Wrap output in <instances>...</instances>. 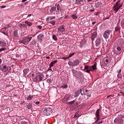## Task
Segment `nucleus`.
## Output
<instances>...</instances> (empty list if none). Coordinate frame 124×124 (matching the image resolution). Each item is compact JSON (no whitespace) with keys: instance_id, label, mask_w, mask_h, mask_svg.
I'll return each instance as SVG.
<instances>
[{"instance_id":"1","label":"nucleus","mask_w":124,"mask_h":124,"mask_svg":"<svg viewBox=\"0 0 124 124\" xmlns=\"http://www.w3.org/2000/svg\"><path fill=\"white\" fill-rule=\"evenodd\" d=\"M62 11V7L59 4L55 5L54 7H52L49 10L50 15H56V12H60Z\"/></svg>"},{"instance_id":"2","label":"nucleus","mask_w":124,"mask_h":124,"mask_svg":"<svg viewBox=\"0 0 124 124\" xmlns=\"http://www.w3.org/2000/svg\"><path fill=\"white\" fill-rule=\"evenodd\" d=\"M43 77H44V76L43 75V74L38 72L36 74L35 78L33 79V81L35 82L36 83H39V82H41L42 81Z\"/></svg>"},{"instance_id":"3","label":"nucleus","mask_w":124,"mask_h":124,"mask_svg":"<svg viewBox=\"0 0 124 124\" xmlns=\"http://www.w3.org/2000/svg\"><path fill=\"white\" fill-rule=\"evenodd\" d=\"M31 38L32 37H28L26 36L25 37L23 38L22 40H20L18 41L19 44H22L24 45H28V44L30 43V41L31 40Z\"/></svg>"},{"instance_id":"4","label":"nucleus","mask_w":124,"mask_h":124,"mask_svg":"<svg viewBox=\"0 0 124 124\" xmlns=\"http://www.w3.org/2000/svg\"><path fill=\"white\" fill-rule=\"evenodd\" d=\"M123 6V3L121 2V0L118 1L115 4H114V6L113 7V10L115 11V12H118L121 7Z\"/></svg>"},{"instance_id":"5","label":"nucleus","mask_w":124,"mask_h":124,"mask_svg":"<svg viewBox=\"0 0 124 124\" xmlns=\"http://www.w3.org/2000/svg\"><path fill=\"white\" fill-rule=\"evenodd\" d=\"M124 117L123 115H119L118 117H116L114 121L115 124H124Z\"/></svg>"},{"instance_id":"6","label":"nucleus","mask_w":124,"mask_h":124,"mask_svg":"<svg viewBox=\"0 0 124 124\" xmlns=\"http://www.w3.org/2000/svg\"><path fill=\"white\" fill-rule=\"evenodd\" d=\"M96 69V65L94 64L92 66L86 65L84 67V71L87 73H90V71H93Z\"/></svg>"},{"instance_id":"7","label":"nucleus","mask_w":124,"mask_h":124,"mask_svg":"<svg viewBox=\"0 0 124 124\" xmlns=\"http://www.w3.org/2000/svg\"><path fill=\"white\" fill-rule=\"evenodd\" d=\"M53 110L50 108H46L43 109V114L45 116H50Z\"/></svg>"},{"instance_id":"8","label":"nucleus","mask_w":124,"mask_h":124,"mask_svg":"<svg viewBox=\"0 0 124 124\" xmlns=\"http://www.w3.org/2000/svg\"><path fill=\"white\" fill-rule=\"evenodd\" d=\"M111 33V31L108 30L104 32L103 37L105 39H107V38H109L110 36V33Z\"/></svg>"},{"instance_id":"9","label":"nucleus","mask_w":124,"mask_h":124,"mask_svg":"<svg viewBox=\"0 0 124 124\" xmlns=\"http://www.w3.org/2000/svg\"><path fill=\"white\" fill-rule=\"evenodd\" d=\"M76 3L80 5H84L86 3V0H76Z\"/></svg>"},{"instance_id":"10","label":"nucleus","mask_w":124,"mask_h":124,"mask_svg":"<svg viewBox=\"0 0 124 124\" xmlns=\"http://www.w3.org/2000/svg\"><path fill=\"white\" fill-rule=\"evenodd\" d=\"M0 70H2V72H6L8 70V67L6 65H1L0 66Z\"/></svg>"},{"instance_id":"11","label":"nucleus","mask_w":124,"mask_h":124,"mask_svg":"<svg viewBox=\"0 0 124 124\" xmlns=\"http://www.w3.org/2000/svg\"><path fill=\"white\" fill-rule=\"evenodd\" d=\"M81 93V95H83V93H82V89H80V90H78L75 92V96L74 97H78L79 96V94Z\"/></svg>"},{"instance_id":"12","label":"nucleus","mask_w":124,"mask_h":124,"mask_svg":"<svg viewBox=\"0 0 124 124\" xmlns=\"http://www.w3.org/2000/svg\"><path fill=\"white\" fill-rule=\"evenodd\" d=\"M64 31H65V29H64V25H61L58 29V31H59V32H63Z\"/></svg>"},{"instance_id":"13","label":"nucleus","mask_w":124,"mask_h":124,"mask_svg":"<svg viewBox=\"0 0 124 124\" xmlns=\"http://www.w3.org/2000/svg\"><path fill=\"white\" fill-rule=\"evenodd\" d=\"M79 63H80V62L79 61V60H77L73 62V64L72 65V66H77V65H79Z\"/></svg>"},{"instance_id":"14","label":"nucleus","mask_w":124,"mask_h":124,"mask_svg":"<svg viewBox=\"0 0 124 124\" xmlns=\"http://www.w3.org/2000/svg\"><path fill=\"white\" fill-rule=\"evenodd\" d=\"M25 98L26 100H28V101H30V100H31L32 98H33V95H29L25 96Z\"/></svg>"},{"instance_id":"15","label":"nucleus","mask_w":124,"mask_h":124,"mask_svg":"<svg viewBox=\"0 0 124 124\" xmlns=\"http://www.w3.org/2000/svg\"><path fill=\"white\" fill-rule=\"evenodd\" d=\"M84 95H86L87 96H89V97L91 96V92H90V91L86 89L85 92L84 93Z\"/></svg>"},{"instance_id":"16","label":"nucleus","mask_w":124,"mask_h":124,"mask_svg":"<svg viewBox=\"0 0 124 124\" xmlns=\"http://www.w3.org/2000/svg\"><path fill=\"white\" fill-rule=\"evenodd\" d=\"M44 35L43 34H40L38 35L37 38L39 41H42Z\"/></svg>"},{"instance_id":"17","label":"nucleus","mask_w":124,"mask_h":124,"mask_svg":"<svg viewBox=\"0 0 124 124\" xmlns=\"http://www.w3.org/2000/svg\"><path fill=\"white\" fill-rule=\"evenodd\" d=\"M101 40L100 39H97L96 41H95V45L96 46V47H98V46H99V45H100V43H101Z\"/></svg>"},{"instance_id":"18","label":"nucleus","mask_w":124,"mask_h":124,"mask_svg":"<svg viewBox=\"0 0 124 124\" xmlns=\"http://www.w3.org/2000/svg\"><path fill=\"white\" fill-rule=\"evenodd\" d=\"M83 77H84L83 76L82 73H78L76 78H77L78 79H82Z\"/></svg>"},{"instance_id":"19","label":"nucleus","mask_w":124,"mask_h":124,"mask_svg":"<svg viewBox=\"0 0 124 124\" xmlns=\"http://www.w3.org/2000/svg\"><path fill=\"white\" fill-rule=\"evenodd\" d=\"M57 62H58V60H54L51 62L49 64L50 67H53V66H54V64H55V63H57Z\"/></svg>"},{"instance_id":"20","label":"nucleus","mask_w":124,"mask_h":124,"mask_svg":"<svg viewBox=\"0 0 124 124\" xmlns=\"http://www.w3.org/2000/svg\"><path fill=\"white\" fill-rule=\"evenodd\" d=\"M55 19H56V16H48L46 18V21H48V20H54Z\"/></svg>"},{"instance_id":"21","label":"nucleus","mask_w":124,"mask_h":124,"mask_svg":"<svg viewBox=\"0 0 124 124\" xmlns=\"http://www.w3.org/2000/svg\"><path fill=\"white\" fill-rule=\"evenodd\" d=\"M69 97H70V96H69V95L68 94H66L64 98V99L65 100V101L67 102L68 101L69 99Z\"/></svg>"},{"instance_id":"22","label":"nucleus","mask_w":124,"mask_h":124,"mask_svg":"<svg viewBox=\"0 0 124 124\" xmlns=\"http://www.w3.org/2000/svg\"><path fill=\"white\" fill-rule=\"evenodd\" d=\"M13 35H14V36H15L16 37H18V31L15 30L14 31Z\"/></svg>"},{"instance_id":"23","label":"nucleus","mask_w":124,"mask_h":124,"mask_svg":"<svg viewBox=\"0 0 124 124\" xmlns=\"http://www.w3.org/2000/svg\"><path fill=\"white\" fill-rule=\"evenodd\" d=\"M52 39L53 40H55V41H58V37L56 34H52Z\"/></svg>"},{"instance_id":"24","label":"nucleus","mask_w":124,"mask_h":124,"mask_svg":"<svg viewBox=\"0 0 124 124\" xmlns=\"http://www.w3.org/2000/svg\"><path fill=\"white\" fill-rule=\"evenodd\" d=\"M27 107L28 109H31V107H32V103H29Z\"/></svg>"},{"instance_id":"25","label":"nucleus","mask_w":124,"mask_h":124,"mask_svg":"<svg viewBox=\"0 0 124 124\" xmlns=\"http://www.w3.org/2000/svg\"><path fill=\"white\" fill-rule=\"evenodd\" d=\"M29 70H30L29 69H25L23 70L24 74H25V75H27V74L29 73Z\"/></svg>"},{"instance_id":"26","label":"nucleus","mask_w":124,"mask_h":124,"mask_svg":"<svg viewBox=\"0 0 124 124\" xmlns=\"http://www.w3.org/2000/svg\"><path fill=\"white\" fill-rule=\"evenodd\" d=\"M25 24L28 25V26L29 27H31L32 25V23H31V22H29L28 21H25Z\"/></svg>"},{"instance_id":"27","label":"nucleus","mask_w":124,"mask_h":124,"mask_svg":"<svg viewBox=\"0 0 124 124\" xmlns=\"http://www.w3.org/2000/svg\"><path fill=\"white\" fill-rule=\"evenodd\" d=\"M99 111H100L99 109H97L96 110V113H95L96 117H100V116H99Z\"/></svg>"},{"instance_id":"28","label":"nucleus","mask_w":124,"mask_h":124,"mask_svg":"<svg viewBox=\"0 0 124 124\" xmlns=\"http://www.w3.org/2000/svg\"><path fill=\"white\" fill-rule=\"evenodd\" d=\"M71 16L74 19V20H76V19H77L78 18V16H76V15H72Z\"/></svg>"},{"instance_id":"29","label":"nucleus","mask_w":124,"mask_h":124,"mask_svg":"<svg viewBox=\"0 0 124 124\" xmlns=\"http://www.w3.org/2000/svg\"><path fill=\"white\" fill-rule=\"evenodd\" d=\"M72 72L73 73V74H75V73H77L78 72V71L77 70H75V69H72Z\"/></svg>"},{"instance_id":"30","label":"nucleus","mask_w":124,"mask_h":124,"mask_svg":"<svg viewBox=\"0 0 124 124\" xmlns=\"http://www.w3.org/2000/svg\"><path fill=\"white\" fill-rule=\"evenodd\" d=\"M49 24H51V25H52L53 26H55V21L52 20V21H50V22H48Z\"/></svg>"},{"instance_id":"31","label":"nucleus","mask_w":124,"mask_h":124,"mask_svg":"<svg viewBox=\"0 0 124 124\" xmlns=\"http://www.w3.org/2000/svg\"><path fill=\"white\" fill-rule=\"evenodd\" d=\"M96 37V36L92 35V36L91 37V39H92V40H93V41L94 40V38H95Z\"/></svg>"},{"instance_id":"32","label":"nucleus","mask_w":124,"mask_h":124,"mask_svg":"<svg viewBox=\"0 0 124 124\" xmlns=\"http://www.w3.org/2000/svg\"><path fill=\"white\" fill-rule=\"evenodd\" d=\"M0 45H1V46H5V43H3L1 41H0Z\"/></svg>"},{"instance_id":"33","label":"nucleus","mask_w":124,"mask_h":124,"mask_svg":"<svg viewBox=\"0 0 124 124\" xmlns=\"http://www.w3.org/2000/svg\"><path fill=\"white\" fill-rule=\"evenodd\" d=\"M6 50V47H3L2 48H0V52H2V51H5Z\"/></svg>"},{"instance_id":"34","label":"nucleus","mask_w":124,"mask_h":124,"mask_svg":"<svg viewBox=\"0 0 124 124\" xmlns=\"http://www.w3.org/2000/svg\"><path fill=\"white\" fill-rule=\"evenodd\" d=\"M74 55H75V53H71L69 55L68 57H69V58H71V57H72V56H74Z\"/></svg>"},{"instance_id":"35","label":"nucleus","mask_w":124,"mask_h":124,"mask_svg":"<svg viewBox=\"0 0 124 124\" xmlns=\"http://www.w3.org/2000/svg\"><path fill=\"white\" fill-rule=\"evenodd\" d=\"M62 88H64V89H67V85H66V84H63L62 85Z\"/></svg>"},{"instance_id":"36","label":"nucleus","mask_w":124,"mask_h":124,"mask_svg":"<svg viewBox=\"0 0 124 124\" xmlns=\"http://www.w3.org/2000/svg\"><path fill=\"white\" fill-rule=\"evenodd\" d=\"M74 102H75V100H73L72 101L69 102L68 103V104H73V103H74Z\"/></svg>"},{"instance_id":"37","label":"nucleus","mask_w":124,"mask_h":124,"mask_svg":"<svg viewBox=\"0 0 124 124\" xmlns=\"http://www.w3.org/2000/svg\"><path fill=\"white\" fill-rule=\"evenodd\" d=\"M33 102L34 103H35L36 105H39V104H40V102L39 101H37V102L34 101Z\"/></svg>"},{"instance_id":"38","label":"nucleus","mask_w":124,"mask_h":124,"mask_svg":"<svg viewBox=\"0 0 124 124\" xmlns=\"http://www.w3.org/2000/svg\"><path fill=\"white\" fill-rule=\"evenodd\" d=\"M97 118V120L96 121L94 122V124H96V123H97V122H98V121H99V120L100 119V118H99V117H96Z\"/></svg>"},{"instance_id":"39","label":"nucleus","mask_w":124,"mask_h":124,"mask_svg":"<svg viewBox=\"0 0 124 124\" xmlns=\"http://www.w3.org/2000/svg\"><path fill=\"white\" fill-rule=\"evenodd\" d=\"M92 35H94V36H97V32L94 31L93 33L92 34Z\"/></svg>"},{"instance_id":"40","label":"nucleus","mask_w":124,"mask_h":124,"mask_svg":"<svg viewBox=\"0 0 124 124\" xmlns=\"http://www.w3.org/2000/svg\"><path fill=\"white\" fill-rule=\"evenodd\" d=\"M98 6H101L102 5V3L101 2H99L97 3Z\"/></svg>"},{"instance_id":"41","label":"nucleus","mask_w":124,"mask_h":124,"mask_svg":"<svg viewBox=\"0 0 124 124\" xmlns=\"http://www.w3.org/2000/svg\"><path fill=\"white\" fill-rule=\"evenodd\" d=\"M47 83H51L52 82V79L51 78H49L48 79H47Z\"/></svg>"},{"instance_id":"42","label":"nucleus","mask_w":124,"mask_h":124,"mask_svg":"<svg viewBox=\"0 0 124 124\" xmlns=\"http://www.w3.org/2000/svg\"><path fill=\"white\" fill-rule=\"evenodd\" d=\"M73 64V62H68V64L69 65H71V66H72V64Z\"/></svg>"},{"instance_id":"43","label":"nucleus","mask_w":124,"mask_h":124,"mask_svg":"<svg viewBox=\"0 0 124 124\" xmlns=\"http://www.w3.org/2000/svg\"><path fill=\"white\" fill-rule=\"evenodd\" d=\"M18 27L20 28V29H23V24H20L18 25Z\"/></svg>"},{"instance_id":"44","label":"nucleus","mask_w":124,"mask_h":124,"mask_svg":"<svg viewBox=\"0 0 124 124\" xmlns=\"http://www.w3.org/2000/svg\"><path fill=\"white\" fill-rule=\"evenodd\" d=\"M79 73H78V72H77V73H75V74H74V75H73V76H74L76 78V77H77V76L78 75V74Z\"/></svg>"},{"instance_id":"45","label":"nucleus","mask_w":124,"mask_h":124,"mask_svg":"<svg viewBox=\"0 0 124 124\" xmlns=\"http://www.w3.org/2000/svg\"><path fill=\"white\" fill-rule=\"evenodd\" d=\"M79 73H78V72H77V73H75V74H74V75H73V76H74L76 78V77H77V76L78 75V74Z\"/></svg>"},{"instance_id":"46","label":"nucleus","mask_w":124,"mask_h":124,"mask_svg":"<svg viewBox=\"0 0 124 124\" xmlns=\"http://www.w3.org/2000/svg\"><path fill=\"white\" fill-rule=\"evenodd\" d=\"M2 33H3L5 35H7V36H9L7 32H2Z\"/></svg>"},{"instance_id":"47","label":"nucleus","mask_w":124,"mask_h":124,"mask_svg":"<svg viewBox=\"0 0 124 124\" xmlns=\"http://www.w3.org/2000/svg\"><path fill=\"white\" fill-rule=\"evenodd\" d=\"M118 77H119V78H122V74H120V73H118Z\"/></svg>"},{"instance_id":"48","label":"nucleus","mask_w":124,"mask_h":124,"mask_svg":"<svg viewBox=\"0 0 124 124\" xmlns=\"http://www.w3.org/2000/svg\"><path fill=\"white\" fill-rule=\"evenodd\" d=\"M117 50H118V51H121V50H122V48L120 46H118L117 47Z\"/></svg>"},{"instance_id":"49","label":"nucleus","mask_w":124,"mask_h":124,"mask_svg":"<svg viewBox=\"0 0 124 124\" xmlns=\"http://www.w3.org/2000/svg\"><path fill=\"white\" fill-rule=\"evenodd\" d=\"M99 14H100V13L99 12L94 13V15L97 16V15H99Z\"/></svg>"},{"instance_id":"50","label":"nucleus","mask_w":124,"mask_h":124,"mask_svg":"<svg viewBox=\"0 0 124 124\" xmlns=\"http://www.w3.org/2000/svg\"><path fill=\"white\" fill-rule=\"evenodd\" d=\"M37 28H38V29H39L40 30H41V29H42V26L39 25L37 26Z\"/></svg>"},{"instance_id":"51","label":"nucleus","mask_w":124,"mask_h":124,"mask_svg":"<svg viewBox=\"0 0 124 124\" xmlns=\"http://www.w3.org/2000/svg\"><path fill=\"white\" fill-rule=\"evenodd\" d=\"M102 123H103V121L101 120V121H99V122H98L97 124H102Z\"/></svg>"},{"instance_id":"52","label":"nucleus","mask_w":124,"mask_h":124,"mask_svg":"<svg viewBox=\"0 0 124 124\" xmlns=\"http://www.w3.org/2000/svg\"><path fill=\"white\" fill-rule=\"evenodd\" d=\"M22 27H23V28H25V27H27V25H26V24H22Z\"/></svg>"},{"instance_id":"53","label":"nucleus","mask_w":124,"mask_h":124,"mask_svg":"<svg viewBox=\"0 0 124 124\" xmlns=\"http://www.w3.org/2000/svg\"><path fill=\"white\" fill-rule=\"evenodd\" d=\"M6 7V6H1L0 8H5Z\"/></svg>"},{"instance_id":"54","label":"nucleus","mask_w":124,"mask_h":124,"mask_svg":"<svg viewBox=\"0 0 124 124\" xmlns=\"http://www.w3.org/2000/svg\"><path fill=\"white\" fill-rule=\"evenodd\" d=\"M118 73H121V72H122V70L120 69L118 71H117Z\"/></svg>"},{"instance_id":"55","label":"nucleus","mask_w":124,"mask_h":124,"mask_svg":"<svg viewBox=\"0 0 124 124\" xmlns=\"http://www.w3.org/2000/svg\"><path fill=\"white\" fill-rule=\"evenodd\" d=\"M68 59H70L69 58V56H68V57H66V58H64V60H68Z\"/></svg>"},{"instance_id":"56","label":"nucleus","mask_w":124,"mask_h":124,"mask_svg":"<svg viewBox=\"0 0 124 124\" xmlns=\"http://www.w3.org/2000/svg\"><path fill=\"white\" fill-rule=\"evenodd\" d=\"M105 62H106V64H107L108 63V60H107V59H106V60H105Z\"/></svg>"},{"instance_id":"57","label":"nucleus","mask_w":124,"mask_h":124,"mask_svg":"<svg viewBox=\"0 0 124 124\" xmlns=\"http://www.w3.org/2000/svg\"><path fill=\"white\" fill-rule=\"evenodd\" d=\"M119 31V28H115V31Z\"/></svg>"},{"instance_id":"58","label":"nucleus","mask_w":124,"mask_h":124,"mask_svg":"<svg viewBox=\"0 0 124 124\" xmlns=\"http://www.w3.org/2000/svg\"><path fill=\"white\" fill-rule=\"evenodd\" d=\"M32 16V15H31V14H29V15H28L27 17H31V16Z\"/></svg>"},{"instance_id":"59","label":"nucleus","mask_w":124,"mask_h":124,"mask_svg":"<svg viewBox=\"0 0 124 124\" xmlns=\"http://www.w3.org/2000/svg\"><path fill=\"white\" fill-rule=\"evenodd\" d=\"M7 29V27H4V28H3V30L4 31H5Z\"/></svg>"},{"instance_id":"60","label":"nucleus","mask_w":124,"mask_h":124,"mask_svg":"<svg viewBox=\"0 0 124 124\" xmlns=\"http://www.w3.org/2000/svg\"><path fill=\"white\" fill-rule=\"evenodd\" d=\"M94 11V9H92L90 10L91 12H93Z\"/></svg>"},{"instance_id":"61","label":"nucleus","mask_w":124,"mask_h":124,"mask_svg":"<svg viewBox=\"0 0 124 124\" xmlns=\"http://www.w3.org/2000/svg\"><path fill=\"white\" fill-rule=\"evenodd\" d=\"M27 0H22V2H25V1H27Z\"/></svg>"},{"instance_id":"62","label":"nucleus","mask_w":124,"mask_h":124,"mask_svg":"<svg viewBox=\"0 0 124 124\" xmlns=\"http://www.w3.org/2000/svg\"><path fill=\"white\" fill-rule=\"evenodd\" d=\"M48 70H51L52 71V67H50V66H49Z\"/></svg>"},{"instance_id":"63","label":"nucleus","mask_w":124,"mask_h":124,"mask_svg":"<svg viewBox=\"0 0 124 124\" xmlns=\"http://www.w3.org/2000/svg\"><path fill=\"white\" fill-rule=\"evenodd\" d=\"M31 77H34V74H31Z\"/></svg>"},{"instance_id":"64","label":"nucleus","mask_w":124,"mask_h":124,"mask_svg":"<svg viewBox=\"0 0 124 124\" xmlns=\"http://www.w3.org/2000/svg\"><path fill=\"white\" fill-rule=\"evenodd\" d=\"M95 23H96V22H95V21H94V22H92V24H93V25H94V24H95Z\"/></svg>"}]
</instances>
